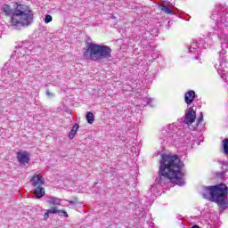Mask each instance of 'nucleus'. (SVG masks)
I'll return each instance as SVG.
<instances>
[{
	"label": "nucleus",
	"instance_id": "1",
	"mask_svg": "<svg viewBox=\"0 0 228 228\" xmlns=\"http://www.w3.org/2000/svg\"><path fill=\"white\" fill-rule=\"evenodd\" d=\"M159 163V177L155 179L158 184L165 186L168 183H174L178 186H183L185 174L182 168L184 167V163L178 156L162 155Z\"/></svg>",
	"mask_w": 228,
	"mask_h": 228
},
{
	"label": "nucleus",
	"instance_id": "2",
	"mask_svg": "<svg viewBox=\"0 0 228 228\" xmlns=\"http://www.w3.org/2000/svg\"><path fill=\"white\" fill-rule=\"evenodd\" d=\"M2 12L6 17H11V26L14 29H20V28H28L33 24L35 13L29 6L19 3H15L14 10L8 4L2 6Z\"/></svg>",
	"mask_w": 228,
	"mask_h": 228
},
{
	"label": "nucleus",
	"instance_id": "3",
	"mask_svg": "<svg viewBox=\"0 0 228 228\" xmlns=\"http://www.w3.org/2000/svg\"><path fill=\"white\" fill-rule=\"evenodd\" d=\"M203 199L216 202L219 208V213H224L228 208V188L225 183L213 186H203L201 191Z\"/></svg>",
	"mask_w": 228,
	"mask_h": 228
},
{
	"label": "nucleus",
	"instance_id": "4",
	"mask_svg": "<svg viewBox=\"0 0 228 228\" xmlns=\"http://www.w3.org/2000/svg\"><path fill=\"white\" fill-rule=\"evenodd\" d=\"M111 53L113 50L108 45L89 43L84 51V58L91 61H102V60H110Z\"/></svg>",
	"mask_w": 228,
	"mask_h": 228
},
{
	"label": "nucleus",
	"instance_id": "5",
	"mask_svg": "<svg viewBox=\"0 0 228 228\" xmlns=\"http://www.w3.org/2000/svg\"><path fill=\"white\" fill-rule=\"evenodd\" d=\"M177 136V134L169 132L167 134V142H168V143H175L176 142H178V143H183V145L189 147L190 149H193L194 147H199V145H200V141L191 139V134L190 133L182 135V137L178 139Z\"/></svg>",
	"mask_w": 228,
	"mask_h": 228
},
{
	"label": "nucleus",
	"instance_id": "6",
	"mask_svg": "<svg viewBox=\"0 0 228 228\" xmlns=\"http://www.w3.org/2000/svg\"><path fill=\"white\" fill-rule=\"evenodd\" d=\"M209 47V37H200L199 39H193L189 46V53H193L195 55L193 58L199 60V54H200L201 49H208Z\"/></svg>",
	"mask_w": 228,
	"mask_h": 228
},
{
	"label": "nucleus",
	"instance_id": "7",
	"mask_svg": "<svg viewBox=\"0 0 228 228\" xmlns=\"http://www.w3.org/2000/svg\"><path fill=\"white\" fill-rule=\"evenodd\" d=\"M30 184L33 186L34 194L37 199H42V197L45 196V189L43 186L45 184V179L42 177L40 175H35L30 179Z\"/></svg>",
	"mask_w": 228,
	"mask_h": 228
},
{
	"label": "nucleus",
	"instance_id": "8",
	"mask_svg": "<svg viewBox=\"0 0 228 228\" xmlns=\"http://www.w3.org/2000/svg\"><path fill=\"white\" fill-rule=\"evenodd\" d=\"M29 51H31V49H28L27 45H21V47H19L16 51H14V53L19 54V57H20V54H22L20 60V67H21V69H27L26 65H28V61H29L30 58L28 55V53H29Z\"/></svg>",
	"mask_w": 228,
	"mask_h": 228
},
{
	"label": "nucleus",
	"instance_id": "9",
	"mask_svg": "<svg viewBox=\"0 0 228 228\" xmlns=\"http://www.w3.org/2000/svg\"><path fill=\"white\" fill-rule=\"evenodd\" d=\"M2 76L4 77V79H10V81H13V79H17V77H19L20 74L13 65L12 66L6 63L2 69Z\"/></svg>",
	"mask_w": 228,
	"mask_h": 228
},
{
	"label": "nucleus",
	"instance_id": "10",
	"mask_svg": "<svg viewBox=\"0 0 228 228\" xmlns=\"http://www.w3.org/2000/svg\"><path fill=\"white\" fill-rule=\"evenodd\" d=\"M195 118H197V112L193 110V107H190L189 110H185L183 124L191 126V124L195 122Z\"/></svg>",
	"mask_w": 228,
	"mask_h": 228
},
{
	"label": "nucleus",
	"instance_id": "11",
	"mask_svg": "<svg viewBox=\"0 0 228 228\" xmlns=\"http://www.w3.org/2000/svg\"><path fill=\"white\" fill-rule=\"evenodd\" d=\"M16 158H17L20 165L26 167V165H28V163H29V161L31 159V154L26 151H19L16 154Z\"/></svg>",
	"mask_w": 228,
	"mask_h": 228
},
{
	"label": "nucleus",
	"instance_id": "12",
	"mask_svg": "<svg viewBox=\"0 0 228 228\" xmlns=\"http://www.w3.org/2000/svg\"><path fill=\"white\" fill-rule=\"evenodd\" d=\"M184 101L190 106L193 101H195V91L190 90L187 93H185L184 95Z\"/></svg>",
	"mask_w": 228,
	"mask_h": 228
},
{
	"label": "nucleus",
	"instance_id": "13",
	"mask_svg": "<svg viewBox=\"0 0 228 228\" xmlns=\"http://www.w3.org/2000/svg\"><path fill=\"white\" fill-rule=\"evenodd\" d=\"M158 193V184H153L147 192V199H154V196Z\"/></svg>",
	"mask_w": 228,
	"mask_h": 228
},
{
	"label": "nucleus",
	"instance_id": "14",
	"mask_svg": "<svg viewBox=\"0 0 228 228\" xmlns=\"http://www.w3.org/2000/svg\"><path fill=\"white\" fill-rule=\"evenodd\" d=\"M47 211L50 215H56V214L61 213L62 215H64V216H66V218L69 217V214H67V211L58 210V208H56V207H53V208L48 209Z\"/></svg>",
	"mask_w": 228,
	"mask_h": 228
},
{
	"label": "nucleus",
	"instance_id": "15",
	"mask_svg": "<svg viewBox=\"0 0 228 228\" xmlns=\"http://www.w3.org/2000/svg\"><path fill=\"white\" fill-rule=\"evenodd\" d=\"M77 129H79V125L75 124L69 134V138L70 140L74 139V136H76V133H77Z\"/></svg>",
	"mask_w": 228,
	"mask_h": 228
},
{
	"label": "nucleus",
	"instance_id": "16",
	"mask_svg": "<svg viewBox=\"0 0 228 228\" xmlns=\"http://www.w3.org/2000/svg\"><path fill=\"white\" fill-rule=\"evenodd\" d=\"M202 122H204V114L200 112L197 118V125L195 127H193V129H197V127H202Z\"/></svg>",
	"mask_w": 228,
	"mask_h": 228
},
{
	"label": "nucleus",
	"instance_id": "17",
	"mask_svg": "<svg viewBox=\"0 0 228 228\" xmlns=\"http://www.w3.org/2000/svg\"><path fill=\"white\" fill-rule=\"evenodd\" d=\"M86 118L88 124H92L93 122L95 121V118L94 117V113L92 111H88L86 113Z\"/></svg>",
	"mask_w": 228,
	"mask_h": 228
},
{
	"label": "nucleus",
	"instance_id": "18",
	"mask_svg": "<svg viewBox=\"0 0 228 228\" xmlns=\"http://www.w3.org/2000/svg\"><path fill=\"white\" fill-rule=\"evenodd\" d=\"M160 10L164 12V13H167V15H172L174 13L172 10H170V8H168V6L165 4L160 5Z\"/></svg>",
	"mask_w": 228,
	"mask_h": 228
},
{
	"label": "nucleus",
	"instance_id": "19",
	"mask_svg": "<svg viewBox=\"0 0 228 228\" xmlns=\"http://www.w3.org/2000/svg\"><path fill=\"white\" fill-rule=\"evenodd\" d=\"M223 150H224V154L225 156H228V139H224L223 141Z\"/></svg>",
	"mask_w": 228,
	"mask_h": 228
},
{
	"label": "nucleus",
	"instance_id": "20",
	"mask_svg": "<svg viewBox=\"0 0 228 228\" xmlns=\"http://www.w3.org/2000/svg\"><path fill=\"white\" fill-rule=\"evenodd\" d=\"M48 203L49 204H60V199L56 198V197H51L49 200H48Z\"/></svg>",
	"mask_w": 228,
	"mask_h": 228
},
{
	"label": "nucleus",
	"instance_id": "21",
	"mask_svg": "<svg viewBox=\"0 0 228 228\" xmlns=\"http://www.w3.org/2000/svg\"><path fill=\"white\" fill-rule=\"evenodd\" d=\"M45 24H49V22H53V16L46 14L45 16Z\"/></svg>",
	"mask_w": 228,
	"mask_h": 228
},
{
	"label": "nucleus",
	"instance_id": "22",
	"mask_svg": "<svg viewBox=\"0 0 228 228\" xmlns=\"http://www.w3.org/2000/svg\"><path fill=\"white\" fill-rule=\"evenodd\" d=\"M216 177H218L219 179H224L225 172L217 173Z\"/></svg>",
	"mask_w": 228,
	"mask_h": 228
},
{
	"label": "nucleus",
	"instance_id": "23",
	"mask_svg": "<svg viewBox=\"0 0 228 228\" xmlns=\"http://www.w3.org/2000/svg\"><path fill=\"white\" fill-rule=\"evenodd\" d=\"M217 163H219V165H228L227 160H218Z\"/></svg>",
	"mask_w": 228,
	"mask_h": 228
},
{
	"label": "nucleus",
	"instance_id": "24",
	"mask_svg": "<svg viewBox=\"0 0 228 228\" xmlns=\"http://www.w3.org/2000/svg\"><path fill=\"white\" fill-rule=\"evenodd\" d=\"M49 215H51V214L49 213L48 210H46V212H45V215H44L45 220H47V218H49Z\"/></svg>",
	"mask_w": 228,
	"mask_h": 228
},
{
	"label": "nucleus",
	"instance_id": "25",
	"mask_svg": "<svg viewBox=\"0 0 228 228\" xmlns=\"http://www.w3.org/2000/svg\"><path fill=\"white\" fill-rule=\"evenodd\" d=\"M77 202V199L75 198V200H69V203L71 205V206H74L76 203Z\"/></svg>",
	"mask_w": 228,
	"mask_h": 228
},
{
	"label": "nucleus",
	"instance_id": "26",
	"mask_svg": "<svg viewBox=\"0 0 228 228\" xmlns=\"http://www.w3.org/2000/svg\"><path fill=\"white\" fill-rule=\"evenodd\" d=\"M144 101L147 102V104H151V102H152V99L151 98H145Z\"/></svg>",
	"mask_w": 228,
	"mask_h": 228
},
{
	"label": "nucleus",
	"instance_id": "27",
	"mask_svg": "<svg viewBox=\"0 0 228 228\" xmlns=\"http://www.w3.org/2000/svg\"><path fill=\"white\" fill-rule=\"evenodd\" d=\"M167 129L168 131H170V129H174V125H169Z\"/></svg>",
	"mask_w": 228,
	"mask_h": 228
},
{
	"label": "nucleus",
	"instance_id": "28",
	"mask_svg": "<svg viewBox=\"0 0 228 228\" xmlns=\"http://www.w3.org/2000/svg\"><path fill=\"white\" fill-rule=\"evenodd\" d=\"M46 95H53L50 91H46Z\"/></svg>",
	"mask_w": 228,
	"mask_h": 228
}]
</instances>
